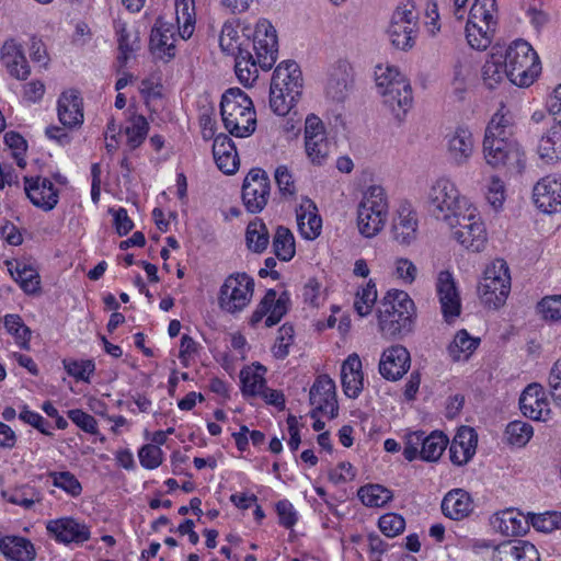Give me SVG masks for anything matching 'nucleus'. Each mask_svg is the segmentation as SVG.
Here are the masks:
<instances>
[{
	"label": "nucleus",
	"instance_id": "obj_17",
	"mask_svg": "<svg viewBox=\"0 0 561 561\" xmlns=\"http://www.w3.org/2000/svg\"><path fill=\"white\" fill-rule=\"evenodd\" d=\"M353 67L346 60H337L332 67L325 87L327 96L334 102H344L353 89Z\"/></svg>",
	"mask_w": 561,
	"mask_h": 561
},
{
	"label": "nucleus",
	"instance_id": "obj_59",
	"mask_svg": "<svg viewBox=\"0 0 561 561\" xmlns=\"http://www.w3.org/2000/svg\"><path fill=\"white\" fill-rule=\"evenodd\" d=\"M64 367L68 375L77 380L89 381V377L95 370L93 360H71L64 359Z\"/></svg>",
	"mask_w": 561,
	"mask_h": 561
},
{
	"label": "nucleus",
	"instance_id": "obj_19",
	"mask_svg": "<svg viewBox=\"0 0 561 561\" xmlns=\"http://www.w3.org/2000/svg\"><path fill=\"white\" fill-rule=\"evenodd\" d=\"M522 413L535 421H548L550 419L549 403L545 399L543 388L538 383L528 385L519 398Z\"/></svg>",
	"mask_w": 561,
	"mask_h": 561
},
{
	"label": "nucleus",
	"instance_id": "obj_36",
	"mask_svg": "<svg viewBox=\"0 0 561 561\" xmlns=\"http://www.w3.org/2000/svg\"><path fill=\"white\" fill-rule=\"evenodd\" d=\"M504 78L508 79V72L503 60V51L493 48L482 67V79L489 89H494Z\"/></svg>",
	"mask_w": 561,
	"mask_h": 561
},
{
	"label": "nucleus",
	"instance_id": "obj_32",
	"mask_svg": "<svg viewBox=\"0 0 561 561\" xmlns=\"http://www.w3.org/2000/svg\"><path fill=\"white\" fill-rule=\"evenodd\" d=\"M58 118L66 127L80 126L83 123L82 100L76 90L64 92L58 100Z\"/></svg>",
	"mask_w": 561,
	"mask_h": 561
},
{
	"label": "nucleus",
	"instance_id": "obj_31",
	"mask_svg": "<svg viewBox=\"0 0 561 561\" xmlns=\"http://www.w3.org/2000/svg\"><path fill=\"white\" fill-rule=\"evenodd\" d=\"M391 231L393 239L400 244L409 245L416 239L417 219L409 205H402L399 208Z\"/></svg>",
	"mask_w": 561,
	"mask_h": 561
},
{
	"label": "nucleus",
	"instance_id": "obj_35",
	"mask_svg": "<svg viewBox=\"0 0 561 561\" xmlns=\"http://www.w3.org/2000/svg\"><path fill=\"white\" fill-rule=\"evenodd\" d=\"M387 219V214L374 207H367L365 204H359L357 209V227L366 238H373L379 233L383 228Z\"/></svg>",
	"mask_w": 561,
	"mask_h": 561
},
{
	"label": "nucleus",
	"instance_id": "obj_51",
	"mask_svg": "<svg viewBox=\"0 0 561 561\" xmlns=\"http://www.w3.org/2000/svg\"><path fill=\"white\" fill-rule=\"evenodd\" d=\"M4 327L12 334L16 343L24 350L30 348L31 330L26 327L19 314H7L4 317Z\"/></svg>",
	"mask_w": 561,
	"mask_h": 561
},
{
	"label": "nucleus",
	"instance_id": "obj_12",
	"mask_svg": "<svg viewBox=\"0 0 561 561\" xmlns=\"http://www.w3.org/2000/svg\"><path fill=\"white\" fill-rule=\"evenodd\" d=\"M474 208L460 216V224L453 229V237L467 250L480 252L486 242V231L483 222L474 214Z\"/></svg>",
	"mask_w": 561,
	"mask_h": 561
},
{
	"label": "nucleus",
	"instance_id": "obj_11",
	"mask_svg": "<svg viewBox=\"0 0 561 561\" xmlns=\"http://www.w3.org/2000/svg\"><path fill=\"white\" fill-rule=\"evenodd\" d=\"M271 183L267 173L261 168H253L242 184V202L251 214L261 213L267 204Z\"/></svg>",
	"mask_w": 561,
	"mask_h": 561
},
{
	"label": "nucleus",
	"instance_id": "obj_43",
	"mask_svg": "<svg viewBox=\"0 0 561 561\" xmlns=\"http://www.w3.org/2000/svg\"><path fill=\"white\" fill-rule=\"evenodd\" d=\"M245 242L250 251L262 253L270 243V233L262 219L250 221L245 231Z\"/></svg>",
	"mask_w": 561,
	"mask_h": 561
},
{
	"label": "nucleus",
	"instance_id": "obj_60",
	"mask_svg": "<svg viewBox=\"0 0 561 561\" xmlns=\"http://www.w3.org/2000/svg\"><path fill=\"white\" fill-rule=\"evenodd\" d=\"M537 310L546 320L561 321V295L543 297L538 302Z\"/></svg>",
	"mask_w": 561,
	"mask_h": 561
},
{
	"label": "nucleus",
	"instance_id": "obj_44",
	"mask_svg": "<svg viewBox=\"0 0 561 561\" xmlns=\"http://www.w3.org/2000/svg\"><path fill=\"white\" fill-rule=\"evenodd\" d=\"M175 14L179 24V35L187 39L194 32L195 4L194 0H175Z\"/></svg>",
	"mask_w": 561,
	"mask_h": 561
},
{
	"label": "nucleus",
	"instance_id": "obj_26",
	"mask_svg": "<svg viewBox=\"0 0 561 561\" xmlns=\"http://www.w3.org/2000/svg\"><path fill=\"white\" fill-rule=\"evenodd\" d=\"M0 58L9 73L18 80H26L31 68L21 45L13 39L7 41L0 49Z\"/></svg>",
	"mask_w": 561,
	"mask_h": 561
},
{
	"label": "nucleus",
	"instance_id": "obj_16",
	"mask_svg": "<svg viewBox=\"0 0 561 561\" xmlns=\"http://www.w3.org/2000/svg\"><path fill=\"white\" fill-rule=\"evenodd\" d=\"M411 356L403 345H392L386 348L379 360L380 375L389 380L397 381L401 379L410 369Z\"/></svg>",
	"mask_w": 561,
	"mask_h": 561
},
{
	"label": "nucleus",
	"instance_id": "obj_21",
	"mask_svg": "<svg viewBox=\"0 0 561 561\" xmlns=\"http://www.w3.org/2000/svg\"><path fill=\"white\" fill-rule=\"evenodd\" d=\"M383 104L401 121L412 105V90L404 80L392 81L391 85L380 92Z\"/></svg>",
	"mask_w": 561,
	"mask_h": 561
},
{
	"label": "nucleus",
	"instance_id": "obj_28",
	"mask_svg": "<svg viewBox=\"0 0 561 561\" xmlns=\"http://www.w3.org/2000/svg\"><path fill=\"white\" fill-rule=\"evenodd\" d=\"M213 156L218 169L224 173L233 174L238 170V152L229 136L219 134L215 137Z\"/></svg>",
	"mask_w": 561,
	"mask_h": 561
},
{
	"label": "nucleus",
	"instance_id": "obj_18",
	"mask_svg": "<svg viewBox=\"0 0 561 561\" xmlns=\"http://www.w3.org/2000/svg\"><path fill=\"white\" fill-rule=\"evenodd\" d=\"M436 291L445 320L450 321L458 317L461 310L460 296L450 272H439L436 280Z\"/></svg>",
	"mask_w": 561,
	"mask_h": 561
},
{
	"label": "nucleus",
	"instance_id": "obj_13",
	"mask_svg": "<svg viewBox=\"0 0 561 561\" xmlns=\"http://www.w3.org/2000/svg\"><path fill=\"white\" fill-rule=\"evenodd\" d=\"M46 530L51 538L64 545H82L91 536L89 526L73 517L50 519Z\"/></svg>",
	"mask_w": 561,
	"mask_h": 561
},
{
	"label": "nucleus",
	"instance_id": "obj_41",
	"mask_svg": "<svg viewBox=\"0 0 561 561\" xmlns=\"http://www.w3.org/2000/svg\"><path fill=\"white\" fill-rule=\"evenodd\" d=\"M421 438L420 458L425 461H437L449 443L448 437L437 431L427 436L422 432Z\"/></svg>",
	"mask_w": 561,
	"mask_h": 561
},
{
	"label": "nucleus",
	"instance_id": "obj_29",
	"mask_svg": "<svg viewBox=\"0 0 561 561\" xmlns=\"http://www.w3.org/2000/svg\"><path fill=\"white\" fill-rule=\"evenodd\" d=\"M317 211V205L308 197H304L296 209L298 229L307 240L316 239L321 232L322 220Z\"/></svg>",
	"mask_w": 561,
	"mask_h": 561
},
{
	"label": "nucleus",
	"instance_id": "obj_62",
	"mask_svg": "<svg viewBox=\"0 0 561 561\" xmlns=\"http://www.w3.org/2000/svg\"><path fill=\"white\" fill-rule=\"evenodd\" d=\"M140 465L146 469H156L162 462V450L156 444H147L138 451Z\"/></svg>",
	"mask_w": 561,
	"mask_h": 561
},
{
	"label": "nucleus",
	"instance_id": "obj_54",
	"mask_svg": "<svg viewBox=\"0 0 561 561\" xmlns=\"http://www.w3.org/2000/svg\"><path fill=\"white\" fill-rule=\"evenodd\" d=\"M377 300V290L375 284L369 280L366 287L357 291L354 308L360 317H365L371 312Z\"/></svg>",
	"mask_w": 561,
	"mask_h": 561
},
{
	"label": "nucleus",
	"instance_id": "obj_4",
	"mask_svg": "<svg viewBox=\"0 0 561 561\" xmlns=\"http://www.w3.org/2000/svg\"><path fill=\"white\" fill-rule=\"evenodd\" d=\"M503 60L508 72V80L518 87L530 85L541 70L537 53L524 39L513 42L503 54Z\"/></svg>",
	"mask_w": 561,
	"mask_h": 561
},
{
	"label": "nucleus",
	"instance_id": "obj_1",
	"mask_svg": "<svg viewBox=\"0 0 561 561\" xmlns=\"http://www.w3.org/2000/svg\"><path fill=\"white\" fill-rule=\"evenodd\" d=\"M302 93V73L294 60L282 61L274 70L270 87V107L287 115Z\"/></svg>",
	"mask_w": 561,
	"mask_h": 561
},
{
	"label": "nucleus",
	"instance_id": "obj_46",
	"mask_svg": "<svg viewBox=\"0 0 561 561\" xmlns=\"http://www.w3.org/2000/svg\"><path fill=\"white\" fill-rule=\"evenodd\" d=\"M273 249L275 255L280 261L288 262L295 256V238L288 228L284 226L277 227L273 238Z\"/></svg>",
	"mask_w": 561,
	"mask_h": 561
},
{
	"label": "nucleus",
	"instance_id": "obj_9",
	"mask_svg": "<svg viewBox=\"0 0 561 561\" xmlns=\"http://www.w3.org/2000/svg\"><path fill=\"white\" fill-rule=\"evenodd\" d=\"M253 291L254 280L252 277L245 273L231 274L220 287L218 305L229 313L239 312L249 305Z\"/></svg>",
	"mask_w": 561,
	"mask_h": 561
},
{
	"label": "nucleus",
	"instance_id": "obj_10",
	"mask_svg": "<svg viewBox=\"0 0 561 561\" xmlns=\"http://www.w3.org/2000/svg\"><path fill=\"white\" fill-rule=\"evenodd\" d=\"M483 154L486 163L493 168L506 167L515 172H520L524 169V152L513 140L484 136Z\"/></svg>",
	"mask_w": 561,
	"mask_h": 561
},
{
	"label": "nucleus",
	"instance_id": "obj_53",
	"mask_svg": "<svg viewBox=\"0 0 561 561\" xmlns=\"http://www.w3.org/2000/svg\"><path fill=\"white\" fill-rule=\"evenodd\" d=\"M505 435L510 444L523 447L533 437L534 428L527 422L513 421L507 424Z\"/></svg>",
	"mask_w": 561,
	"mask_h": 561
},
{
	"label": "nucleus",
	"instance_id": "obj_61",
	"mask_svg": "<svg viewBox=\"0 0 561 561\" xmlns=\"http://www.w3.org/2000/svg\"><path fill=\"white\" fill-rule=\"evenodd\" d=\"M469 75V68L458 61L453 69L451 89L453 94L458 101L465 99L467 92V77Z\"/></svg>",
	"mask_w": 561,
	"mask_h": 561
},
{
	"label": "nucleus",
	"instance_id": "obj_38",
	"mask_svg": "<svg viewBox=\"0 0 561 561\" xmlns=\"http://www.w3.org/2000/svg\"><path fill=\"white\" fill-rule=\"evenodd\" d=\"M173 36V24L158 19L150 34V45L153 49L163 50L169 58H172L175 55Z\"/></svg>",
	"mask_w": 561,
	"mask_h": 561
},
{
	"label": "nucleus",
	"instance_id": "obj_56",
	"mask_svg": "<svg viewBox=\"0 0 561 561\" xmlns=\"http://www.w3.org/2000/svg\"><path fill=\"white\" fill-rule=\"evenodd\" d=\"M49 477L53 479V484L62 489L71 496H78L82 492V486L79 480L69 471L50 472Z\"/></svg>",
	"mask_w": 561,
	"mask_h": 561
},
{
	"label": "nucleus",
	"instance_id": "obj_64",
	"mask_svg": "<svg viewBox=\"0 0 561 561\" xmlns=\"http://www.w3.org/2000/svg\"><path fill=\"white\" fill-rule=\"evenodd\" d=\"M501 524L503 525L501 526L502 531L511 536H522L528 529V522L524 520L523 517L514 516L513 512L505 513Z\"/></svg>",
	"mask_w": 561,
	"mask_h": 561
},
{
	"label": "nucleus",
	"instance_id": "obj_14",
	"mask_svg": "<svg viewBox=\"0 0 561 561\" xmlns=\"http://www.w3.org/2000/svg\"><path fill=\"white\" fill-rule=\"evenodd\" d=\"M310 404L314 407L311 417H316L318 412L330 414L331 417L337 415L339 407L335 393V383L328 376L322 375L317 378L309 393Z\"/></svg>",
	"mask_w": 561,
	"mask_h": 561
},
{
	"label": "nucleus",
	"instance_id": "obj_58",
	"mask_svg": "<svg viewBox=\"0 0 561 561\" xmlns=\"http://www.w3.org/2000/svg\"><path fill=\"white\" fill-rule=\"evenodd\" d=\"M378 526L385 536L392 538L400 535L404 530L405 520L399 514L388 513L379 518Z\"/></svg>",
	"mask_w": 561,
	"mask_h": 561
},
{
	"label": "nucleus",
	"instance_id": "obj_3",
	"mask_svg": "<svg viewBox=\"0 0 561 561\" xmlns=\"http://www.w3.org/2000/svg\"><path fill=\"white\" fill-rule=\"evenodd\" d=\"M426 207L433 217L450 228L460 224V216L470 208L468 201L460 196L455 184L447 179H439L431 186Z\"/></svg>",
	"mask_w": 561,
	"mask_h": 561
},
{
	"label": "nucleus",
	"instance_id": "obj_37",
	"mask_svg": "<svg viewBox=\"0 0 561 561\" xmlns=\"http://www.w3.org/2000/svg\"><path fill=\"white\" fill-rule=\"evenodd\" d=\"M266 368L260 363L247 366L240 371L241 391L244 397H255L266 385Z\"/></svg>",
	"mask_w": 561,
	"mask_h": 561
},
{
	"label": "nucleus",
	"instance_id": "obj_52",
	"mask_svg": "<svg viewBox=\"0 0 561 561\" xmlns=\"http://www.w3.org/2000/svg\"><path fill=\"white\" fill-rule=\"evenodd\" d=\"M149 123L142 115H136L130 119V126L125 129L127 145L131 150L138 148L147 137Z\"/></svg>",
	"mask_w": 561,
	"mask_h": 561
},
{
	"label": "nucleus",
	"instance_id": "obj_8",
	"mask_svg": "<svg viewBox=\"0 0 561 561\" xmlns=\"http://www.w3.org/2000/svg\"><path fill=\"white\" fill-rule=\"evenodd\" d=\"M242 43L252 46L260 68L267 71L277 60L278 39L275 27L266 19L257 21L254 31Z\"/></svg>",
	"mask_w": 561,
	"mask_h": 561
},
{
	"label": "nucleus",
	"instance_id": "obj_57",
	"mask_svg": "<svg viewBox=\"0 0 561 561\" xmlns=\"http://www.w3.org/2000/svg\"><path fill=\"white\" fill-rule=\"evenodd\" d=\"M530 523L535 529L542 533H550L561 528V513L546 512L542 514H531Z\"/></svg>",
	"mask_w": 561,
	"mask_h": 561
},
{
	"label": "nucleus",
	"instance_id": "obj_48",
	"mask_svg": "<svg viewBox=\"0 0 561 561\" xmlns=\"http://www.w3.org/2000/svg\"><path fill=\"white\" fill-rule=\"evenodd\" d=\"M357 495L365 506L380 507L387 504L392 499L390 490L380 484H367L360 486Z\"/></svg>",
	"mask_w": 561,
	"mask_h": 561
},
{
	"label": "nucleus",
	"instance_id": "obj_15",
	"mask_svg": "<svg viewBox=\"0 0 561 561\" xmlns=\"http://www.w3.org/2000/svg\"><path fill=\"white\" fill-rule=\"evenodd\" d=\"M533 199L545 214L561 211V175H547L538 181L533 190Z\"/></svg>",
	"mask_w": 561,
	"mask_h": 561
},
{
	"label": "nucleus",
	"instance_id": "obj_49",
	"mask_svg": "<svg viewBox=\"0 0 561 561\" xmlns=\"http://www.w3.org/2000/svg\"><path fill=\"white\" fill-rule=\"evenodd\" d=\"M305 149L308 159L312 164L322 165L325 163L331 151V142L327 135L316 136V138L307 137Z\"/></svg>",
	"mask_w": 561,
	"mask_h": 561
},
{
	"label": "nucleus",
	"instance_id": "obj_22",
	"mask_svg": "<svg viewBox=\"0 0 561 561\" xmlns=\"http://www.w3.org/2000/svg\"><path fill=\"white\" fill-rule=\"evenodd\" d=\"M290 298L287 291H283L278 297L275 289H268L256 309L266 317L265 327L272 328L280 322L289 309Z\"/></svg>",
	"mask_w": 561,
	"mask_h": 561
},
{
	"label": "nucleus",
	"instance_id": "obj_30",
	"mask_svg": "<svg viewBox=\"0 0 561 561\" xmlns=\"http://www.w3.org/2000/svg\"><path fill=\"white\" fill-rule=\"evenodd\" d=\"M362 362L356 353L348 355L341 367V381L346 397L356 399L363 390Z\"/></svg>",
	"mask_w": 561,
	"mask_h": 561
},
{
	"label": "nucleus",
	"instance_id": "obj_5",
	"mask_svg": "<svg viewBox=\"0 0 561 561\" xmlns=\"http://www.w3.org/2000/svg\"><path fill=\"white\" fill-rule=\"evenodd\" d=\"M496 0H476L466 25L468 44L479 50L486 49L492 43L496 28Z\"/></svg>",
	"mask_w": 561,
	"mask_h": 561
},
{
	"label": "nucleus",
	"instance_id": "obj_47",
	"mask_svg": "<svg viewBox=\"0 0 561 561\" xmlns=\"http://www.w3.org/2000/svg\"><path fill=\"white\" fill-rule=\"evenodd\" d=\"M1 495L10 503L31 510L34 504L42 501V493L34 486L22 485L12 492L2 491Z\"/></svg>",
	"mask_w": 561,
	"mask_h": 561
},
{
	"label": "nucleus",
	"instance_id": "obj_2",
	"mask_svg": "<svg viewBox=\"0 0 561 561\" xmlns=\"http://www.w3.org/2000/svg\"><path fill=\"white\" fill-rule=\"evenodd\" d=\"M220 114L225 128L234 137H248L256 127V115L252 100L239 88L227 90L220 102Z\"/></svg>",
	"mask_w": 561,
	"mask_h": 561
},
{
	"label": "nucleus",
	"instance_id": "obj_55",
	"mask_svg": "<svg viewBox=\"0 0 561 561\" xmlns=\"http://www.w3.org/2000/svg\"><path fill=\"white\" fill-rule=\"evenodd\" d=\"M490 136L491 138H503L504 140H511V121L510 118L502 114L501 112H496L491 121L489 122L485 135Z\"/></svg>",
	"mask_w": 561,
	"mask_h": 561
},
{
	"label": "nucleus",
	"instance_id": "obj_50",
	"mask_svg": "<svg viewBox=\"0 0 561 561\" xmlns=\"http://www.w3.org/2000/svg\"><path fill=\"white\" fill-rule=\"evenodd\" d=\"M389 305V311H402L403 313L414 314V302L409 295L403 290H390L383 297L380 302L379 309H387Z\"/></svg>",
	"mask_w": 561,
	"mask_h": 561
},
{
	"label": "nucleus",
	"instance_id": "obj_23",
	"mask_svg": "<svg viewBox=\"0 0 561 561\" xmlns=\"http://www.w3.org/2000/svg\"><path fill=\"white\" fill-rule=\"evenodd\" d=\"M494 561H540L536 547L525 540H508L494 548Z\"/></svg>",
	"mask_w": 561,
	"mask_h": 561
},
{
	"label": "nucleus",
	"instance_id": "obj_27",
	"mask_svg": "<svg viewBox=\"0 0 561 561\" xmlns=\"http://www.w3.org/2000/svg\"><path fill=\"white\" fill-rule=\"evenodd\" d=\"M440 507L447 518L462 520L472 513L473 501L463 489H453L445 494Z\"/></svg>",
	"mask_w": 561,
	"mask_h": 561
},
{
	"label": "nucleus",
	"instance_id": "obj_42",
	"mask_svg": "<svg viewBox=\"0 0 561 561\" xmlns=\"http://www.w3.org/2000/svg\"><path fill=\"white\" fill-rule=\"evenodd\" d=\"M480 344V339L471 336L465 329L459 330L447 351L454 362L468 359Z\"/></svg>",
	"mask_w": 561,
	"mask_h": 561
},
{
	"label": "nucleus",
	"instance_id": "obj_45",
	"mask_svg": "<svg viewBox=\"0 0 561 561\" xmlns=\"http://www.w3.org/2000/svg\"><path fill=\"white\" fill-rule=\"evenodd\" d=\"M538 153L540 158L552 163L561 156V125L551 128L546 136H542L538 144Z\"/></svg>",
	"mask_w": 561,
	"mask_h": 561
},
{
	"label": "nucleus",
	"instance_id": "obj_34",
	"mask_svg": "<svg viewBox=\"0 0 561 561\" xmlns=\"http://www.w3.org/2000/svg\"><path fill=\"white\" fill-rule=\"evenodd\" d=\"M473 152V139L468 129L458 128L448 140L449 159L461 165L468 161Z\"/></svg>",
	"mask_w": 561,
	"mask_h": 561
},
{
	"label": "nucleus",
	"instance_id": "obj_25",
	"mask_svg": "<svg viewBox=\"0 0 561 561\" xmlns=\"http://www.w3.org/2000/svg\"><path fill=\"white\" fill-rule=\"evenodd\" d=\"M378 320L379 329L387 337H401L412 331L413 314L389 311V306L387 309H378Z\"/></svg>",
	"mask_w": 561,
	"mask_h": 561
},
{
	"label": "nucleus",
	"instance_id": "obj_33",
	"mask_svg": "<svg viewBox=\"0 0 561 561\" xmlns=\"http://www.w3.org/2000/svg\"><path fill=\"white\" fill-rule=\"evenodd\" d=\"M0 553L12 561H34V545L26 538L5 536L0 539Z\"/></svg>",
	"mask_w": 561,
	"mask_h": 561
},
{
	"label": "nucleus",
	"instance_id": "obj_40",
	"mask_svg": "<svg viewBox=\"0 0 561 561\" xmlns=\"http://www.w3.org/2000/svg\"><path fill=\"white\" fill-rule=\"evenodd\" d=\"M8 266L11 276L20 284L24 293L34 295L41 290L39 275L31 265H22L16 262L14 266L12 263H8Z\"/></svg>",
	"mask_w": 561,
	"mask_h": 561
},
{
	"label": "nucleus",
	"instance_id": "obj_7",
	"mask_svg": "<svg viewBox=\"0 0 561 561\" xmlns=\"http://www.w3.org/2000/svg\"><path fill=\"white\" fill-rule=\"evenodd\" d=\"M419 32V16L410 0L401 2L392 13L387 28L388 37L393 47L409 50L415 44Z\"/></svg>",
	"mask_w": 561,
	"mask_h": 561
},
{
	"label": "nucleus",
	"instance_id": "obj_20",
	"mask_svg": "<svg viewBox=\"0 0 561 561\" xmlns=\"http://www.w3.org/2000/svg\"><path fill=\"white\" fill-rule=\"evenodd\" d=\"M24 192L31 203L45 211L51 210L58 203V191L46 178H25Z\"/></svg>",
	"mask_w": 561,
	"mask_h": 561
},
{
	"label": "nucleus",
	"instance_id": "obj_6",
	"mask_svg": "<svg viewBox=\"0 0 561 561\" xmlns=\"http://www.w3.org/2000/svg\"><path fill=\"white\" fill-rule=\"evenodd\" d=\"M511 290V275L507 263L503 259L494 260L486 266L482 280L478 286L479 297L492 309L502 307Z\"/></svg>",
	"mask_w": 561,
	"mask_h": 561
},
{
	"label": "nucleus",
	"instance_id": "obj_39",
	"mask_svg": "<svg viewBox=\"0 0 561 561\" xmlns=\"http://www.w3.org/2000/svg\"><path fill=\"white\" fill-rule=\"evenodd\" d=\"M116 33L119 51L117 62L119 68H123L126 66L130 56L140 49V41L138 32L127 30L125 24H118L116 26Z\"/></svg>",
	"mask_w": 561,
	"mask_h": 561
},
{
	"label": "nucleus",
	"instance_id": "obj_63",
	"mask_svg": "<svg viewBox=\"0 0 561 561\" xmlns=\"http://www.w3.org/2000/svg\"><path fill=\"white\" fill-rule=\"evenodd\" d=\"M274 178L278 186L279 193L284 197H293L296 195L294 178L286 165L277 167L275 170Z\"/></svg>",
	"mask_w": 561,
	"mask_h": 561
},
{
	"label": "nucleus",
	"instance_id": "obj_24",
	"mask_svg": "<svg viewBox=\"0 0 561 561\" xmlns=\"http://www.w3.org/2000/svg\"><path fill=\"white\" fill-rule=\"evenodd\" d=\"M478 435L473 428L461 426L456 433L450 447V461L456 466L467 463L476 454Z\"/></svg>",
	"mask_w": 561,
	"mask_h": 561
}]
</instances>
